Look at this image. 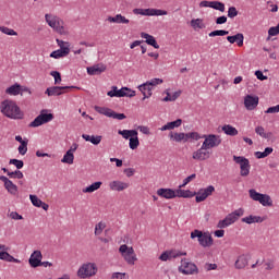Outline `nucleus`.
<instances>
[{
    "mask_svg": "<svg viewBox=\"0 0 279 279\" xmlns=\"http://www.w3.org/2000/svg\"><path fill=\"white\" fill-rule=\"evenodd\" d=\"M0 112L7 119H23L25 113L21 110V107L16 105V101L11 99H5L0 104Z\"/></svg>",
    "mask_w": 279,
    "mask_h": 279,
    "instance_id": "1",
    "label": "nucleus"
},
{
    "mask_svg": "<svg viewBox=\"0 0 279 279\" xmlns=\"http://www.w3.org/2000/svg\"><path fill=\"white\" fill-rule=\"evenodd\" d=\"M45 19H46V23L49 25V27L54 29V32H57V34H60L61 36H66L69 34L66 32V29H64V21H62V19H60L56 15H51L49 13H47L45 15Z\"/></svg>",
    "mask_w": 279,
    "mask_h": 279,
    "instance_id": "2",
    "label": "nucleus"
},
{
    "mask_svg": "<svg viewBox=\"0 0 279 279\" xmlns=\"http://www.w3.org/2000/svg\"><path fill=\"white\" fill-rule=\"evenodd\" d=\"M191 239H197L202 247H210L214 243L213 235L209 232H203L197 229L191 232Z\"/></svg>",
    "mask_w": 279,
    "mask_h": 279,
    "instance_id": "3",
    "label": "nucleus"
},
{
    "mask_svg": "<svg viewBox=\"0 0 279 279\" xmlns=\"http://www.w3.org/2000/svg\"><path fill=\"white\" fill-rule=\"evenodd\" d=\"M97 264L85 263L78 268L76 276L81 279L93 278V276H97Z\"/></svg>",
    "mask_w": 279,
    "mask_h": 279,
    "instance_id": "4",
    "label": "nucleus"
},
{
    "mask_svg": "<svg viewBox=\"0 0 279 279\" xmlns=\"http://www.w3.org/2000/svg\"><path fill=\"white\" fill-rule=\"evenodd\" d=\"M50 121H53V113H49L47 109H43L40 114L29 123V128H40V125H45V123H49Z\"/></svg>",
    "mask_w": 279,
    "mask_h": 279,
    "instance_id": "5",
    "label": "nucleus"
},
{
    "mask_svg": "<svg viewBox=\"0 0 279 279\" xmlns=\"http://www.w3.org/2000/svg\"><path fill=\"white\" fill-rule=\"evenodd\" d=\"M120 254L123 256L124 260L128 265H134L138 258L136 257V253L134 252V247H129L126 244H122L119 247Z\"/></svg>",
    "mask_w": 279,
    "mask_h": 279,
    "instance_id": "6",
    "label": "nucleus"
},
{
    "mask_svg": "<svg viewBox=\"0 0 279 279\" xmlns=\"http://www.w3.org/2000/svg\"><path fill=\"white\" fill-rule=\"evenodd\" d=\"M239 217H243V209L240 208L229 214L223 220H220L217 225V228L223 229L228 226H232L235 221H239Z\"/></svg>",
    "mask_w": 279,
    "mask_h": 279,
    "instance_id": "7",
    "label": "nucleus"
},
{
    "mask_svg": "<svg viewBox=\"0 0 279 279\" xmlns=\"http://www.w3.org/2000/svg\"><path fill=\"white\" fill-rule=\"evenodd\" d=\"M179 271L184 276H193L195 274H199V269L197 268V265L189 262L186 258H183L181 260V266L179 267Z\"/></svg>",
    "mask_w": 279,
    "mask_h": 279,
    "instance_id": "8",
    "label": "nucleus"
},
{
    "mask_svg": "<svg viewBox=\"0 0 279 279\" xmlns=\"http://www.w3.org/2000/svg\"><path fill=\"white\" fill-rule=\"evenodd\" d=\"M202 138L205 141L203 142V146L207 149H214V147H219L221 145V136L215 134L203 135Z\"/></svg>",
    "mask_w": 279,
    "mask_h": 279,
    "instance_id": "9",
    "label": "nucleus"
},
{
    "mask_svg": "<svg viewBox=\"0 0 279 279\" xmlns=\"http://www.w3.org/2000/svg\"><path fill=\"white\" fill-rule=\"evenodd\" d=\"M73 88L80 90L77 86H52L48 87L45 94L48 95V97H60V95H64V90H71Z\"/></svg>",
    "mask_w": 279,
    "mask_h": 279,
    "instance_id": "10",
    "label": "nucleus"
},
{
    "mask_svg": "<svg viewBox=\"0 0 279 279\" xmlns=\"http://www.w3.org/2000/svg\"><path fill=\"white\" fill-rule=\"evenodd\" d=\"M215 191V186L209 185L206 189H201L198 192L195 194V202L196 204H199L202 202H206L210 195H213V192Z\"/></svg>",
    "mask_w": 279,
    "mask_h": 279,
    "instance_id": "11",
    "label": "nucleus"
},
{
    "mask_svg": "<svg viewBox=\"0 0 279 279\" xmlns=\"http://www.w3.org/2000/svg\"><path fill=\"white\" fill-rule=\"evenodd\" d=\"M213 151L208 150V148L204 147V144H202V147L193 153L192 158L193 160H208L210 158Z\"/></svg>",
    "mask_w": 279,
    "mask_h": 279,
    "instance_id": "12",
    "label": "nucleus"
},
{
    "mask_svg": "<svg viewBox=\"0 0 279 279\" xmlns=\"http://www.w3.org/2000/svg\"><path fill=\"white\" fill-rule=\"evenodd\" d=\"M8 250H10V247L0 244V260H5L7 263H21V259L14 258V256L8 253Z\"/></svg>",
    "mask_w": 279,
    "mask_h": 279,
    "instance_id": "13",
    "label": "nucleus"
},
{
    "mask_svg": "<svg viewBox=\"0 0 279 279\" xmlns=\"http://www.w3.org/2000/svg\"><path fill=\"white\" fill-rule=\"evenodd\" d=\"M28 263L33 269L43 265V253L40 251H34L28 259Z\"/></svg>",
    "mask_w": 279,
    "mask_h": 279,
    "instance_id": "14",
    "label": "nucleus"
},
{
    "mask_svg": "<svg viewBox=\"0 0 279 279\" xmlns=\"http://www.w3.org/2000/svg\"><path fill=\"white\" fill-rule=\"evenodd\" d=\"M0 180L1 182H4V189L8 190V193H10L11 195H16V193H19V186H16V184L8 179V177L0 175Z\"/></svg>",
    "mask_w": 279,
    "mask_h": 279,
    "instance_id": "15",
    "label": "nucleus"
},
{
    "mask_svg": "<svg viewBox=\"0 0 279 279\" xmlns=\"http://www.w3.org/2000/svg\"><path fill=\"white\" fill-rule=\"evenodd\" d=\"M244 106L246 110H255L258 106V96L246 95L244 97Z\"/></svg>",
    "mask_w": 279,
    "mask_h": 279,
    "instance_id": "16",
    "label": "nucleus"
},
{
    "mask_svg": "<svg viewBox=\"0 0 279 279\" xmlns=\"http://www.w3.org/2000/svg\"><path fill=\"white\" fill-rule=\"evenodd\" d=\"M129 87H122L119 89L117 86H112L111 90L107 93L108 97H128Z\"/></svg>",
    "mask_w": 279,
    "mask_h": 279,
    "instance_id": "17",
    "label": "nucleus"
},
{
    "mask_svg": "<svg viewBox=\"0 0 279 279\" xmlns=\"http://www.w3.org/2000/svg\"><path fill=\"white\" fill-rule=\"evenodd\" d=\"M157 195L163 199H175L177 197L175 190L165 187L157 190Z\"/></svg>",
    "mask_w": 279,
    "mask_h": 279,
    "instance_id": "18",
    "label": "nucleus"
},
{
    "mask_svg": "<svg viewBox=\"0 0 279 279\" xmlns=\"http://www.w3.org/2000/svg\"><path fill=\"white\" fill-rule=\"evenodd\" d=\"M109 189L111 191H125V189H130V183H125L123 181H112L109 183Z\"/></svg>",
    "mask_w": 279,
    "mask_h": 279,
    "instance_id": "19",
    "label": "nucleus"
},
{
    "mask_svg": "<svg viewBox=\"0 0 279 279\" xmlns=\"http://www.w3.org/2000/svg\"><path fill=\"white\" fill-rule=\"evenodd\" d=\"M138 90H141L142 94L144 95L142 100L145 101L146 99H149V97H151V95H153L151 90H154V88L151 87L150 84H148L146 82V83L138 86Z\"/></svg>",
    "mask_w": 279,
    "mask_h": 279,
    "instance_id": "20",
    "label": "nucleus"
},
{
    "mask_svg": "<svg viewBox=\"0 0 279 279\" xmlns=\"http://www.w3.org/2000/svg\"><path fill=\"white\" fill-rule=\"evenodd\" d=\"M106 71V65L104 63H98L93 66L87 68L88 75H101Z\"/></svg>",
    "mask_w": 279,
    "mask_h": 279,
    "instance_id": "21",
    "label": "nucleus"
},
{
    "mask_svg": "<svg viewBox=\"0 0 279 279\" xmlns=\"http://www.w3.org/2000/svg\"><path fill=\"white\" fill-rule=\"evenodd\" d=\"M228 43L230 45H234L236 43L238 47H243V40H245V36H243V33H238L233 36H227Z\"/></svg>",
    "mask_w": 279,
    "mask_h": 279,
    "instance_id": "22",
    "label": "nucleus"
},
{
    "mask_svg": "<svg viewBox=\"0 0 279 279\" xmlns=\"http://www.w3.org/2000/svg\"><path fill=\"white\" fill-rule=\"evenodd\" d=\"M141 38H145V43L150 47H154V49H160V45H158V41H156L155 36H151L147 33H141Z\"/></svg>",
    "mask_w": 279,
    "mask_h": 279,
    "instance_id": "23",
    "label": "nucleus"
},
{
    "mask_svg": "<svg viewBox=\"0 0 279 279\" xmlns=\"http://www.w3.org/2000/svg\"><path fill=\"white\" fill-rule=\"evenodd\" d=\"M250 263V255H240L235 260V269H245Z\"/></svg>",
    "mask_w": 279,
    "mask_h": 279,
    "instance_id": "24",
    "label": "nucleus"
},
{
    "mask_svg": "<svg viewBox=\"0 0 279 279\" xmlns=\"http://www.w3.org/2000/svg\"><path fill=\"white\" fill-rule=\"evenodd\" d=\"M168 12L160 9H144V16H167Z\"/></svg>",
    "mask_w": 279,
    "mask_h": 279,
    "instance_id": "25",
    "label": "nucleus"
},
{
    "mask_svg": "<svg viewBox=\"0 0 279 279\" xmlns=\"http://www.w3.org/2000/svg\"><path fill=\"white\" fill-rule=\"evenodd\" d=\"M107 21L109 23H117L118 25H128L130 23V21L121 14H117L116 16H109Z\"/></svg>",
    "mask_w": 279,
    "mask_h": 279,
    "instance_id": "26",
    "label": "nucleus"
},
{
    "mask_svg": "<svg viewBox=\"0 0 279 279\" xmlns=\"http://www.w3.org/2000/svg\"><path fill=\"white\" fill-rule=\"evenodd\" d=\"M71 53V48H62L59 50H54L50 53V58H54V60H58L59 58H66Z\"/></svg>",
    "mask_w": 279,
    "mask_h": 279,
    "instance_id": "27",
    "label": "nucleus"
},
{
    "mask_svg": "<svg viewBox=\"0 0 279 279\" xmlns=\"http://www.w3.org/2000/svg\"><path fill=\"white\" fill-rule=\"evenodd\" d=\"M177 197H183L184 199H189L191 197H195L197 195V192H192L191 190H182V187H179V190L175 191Z\"/></svg>",
    "mask_w": 279,
    "mask_h": 279,
    "instance_id": "28",
    "label": "nucleus"
},
{
    "mask_svg": "<svg viewBox=\"0 0 279 279\" xmlns=\"http://www.w3.org/2000/svg\"><path fill=\"white\" fill-rule=\"evenodd\" d=\"M263 221H265V218L260 216L250 215L247 217L242 218V223H247L248 226H251V223H263Z\"/></svg>",
    "mask_w": 279,
    "mask_h": 279,
    "instance_id": "29",
    "label": "nucleus"
},
{
    "mask_svg": "<svg viewBox=\"0 0 279 279\" xmlns=\"http://www.w3.org/2000/svg\"><path fill=\"white\" fill-rule=\"evenodd\" d=\"M82 138H84V141H86L87 143H92V145H99V143H101V140L104 138V136L83 134Z\"/></svg>",
    "mask_w": 279,
    "mask_h": 279,
    "instance_id": "30",
    "label": "nucleus"
},
{
    "mask_svg": "<svg viewBox=\"0 0 279 279\" xmlns=\"http://www.w3.org/2000/svg\"><path fill=\"white\" fill-rule=\"evenodd\" d=\"M182 125V119H177L175 121L168 122L163 126L160 128L161 132H167V130H175V128H180Z\"/></svg>",
    "mask_w": 279,
    "mask_h": 279,
    "instance_id": "31",
    "label": "nucleus"
},
{
    "mask_svg": "<svg viewBox=\"0 0 279 279\" xmlns=\"http://www.w3.org/2000/svg\"><path fill=\"white\" fill-rule=\"evenodd\" d=\"M118 134L122 136V138H125L128 141L129 138H132V136H138V131L136 130H119Z\"/></svg>",
    "mask_w": 279,
    "mask_h": 279,
    "instance_id": "32",
    "label": "nucleus"
},
{
    "mask_svg": "<svg viewBox=\"0 0 279 279\" xmlns=\"http://www.w3.org/2000/svg\"><path fill=\"white\" fill-rule=\"evenodd\" d=\"M5 94L13 95V96L21 95V84L15 83L14 85L8 87L5 89Z\"/></svg>",
    "mask_w": 279,
    "mask_h": 279,
    "instance_id": "33",
    "label": "nucleus"
},
{
    "mask_svg": "<svg viewBox=\"0 0 279 279\" xmlns=\"http://www.w3.org/2000/svg\"><path fill=\"white\" fill-rule=\"evenodd\" d=\"M222 132H225V134H227V136H236V134H239V131L236 130V128H234L230 124H225L222 126Z\"/></svg>",
    "mask_w": 279,
    "mask_h": 279,
    "instance_id": "34",
    "label": "nucleus"
},
{
    "mask_svg": "<svg viewBox=\"0 0 279 279\" xmlns=\"http://www.w3.org/2000/svg\"><path fill=\"white\" fill-rule=\"evenodd\" d=\"M101 181H96L89 186L83 189V193H95V191H99V189H101Z\"/></svg>",
    "mask_w": 279,
    "mask_h": 279,
    "instance_id": "35",
    "label": "nucleus"
},
{
    "mask_svg": "<svg viewBox=\"0 0 279 279\" xmlns=\"http://www.w3.org/2000/svg\"><path fill=\"white\" fill-rule=\"evenodd\" d=\"M94 109L96 110V112H98L99 114H104L105 117H108L110 119L111 114H112V109L108 108V107H99V106H95Z\"/></svg>",
    "mask_w": 279,
    "mask_h": 279,
    "instance_id": "36",
    "label": "nucleus"
},
{
    "mask_svg": "<svg viewBox=\"0 0 279 279\" xmlns=\"http://www.w3.org/2000/svg\"><path fill=\"white\" fill-rule=\"evenodd\" d=\"M73 160H75V155H73L71 150H68L61 159V162L64 165H73Z\"/></svg>",
    "mask_w": 279,
    "mask_h": 279,
    "instance_id": "37",
    "label": "nucleus"
},
{
    "mask_svg": "<svg viewBox=\"0 0 279 279\" xmlns=\"http://www.w3.org/2000/svg\"><path fill=\"white\" fill-rule=\"evenodd\" d=\"M258 202L262 206H274V201L268 194H262V198Z\"/></svg>",
    "mask_w": 279,
    "mask_h": 279,
    "instance_id": "38",
    "label": "nucleus"
},
{
    "mask_svg": "<svg viewBox=\"0 0 279 279\" xmlns=\"http://www.w3.org/2000/svg\"><path fill=\"white\" fill-rule=\"evenodd\" d=\"M251 167L252 166H250V161H246L245 163L240 166V175H242V178H247V175H250Z\"/></svg>",
    "mask_w": 279,
    "mask_h": 279,
    "instance_id": "39",
    "label": "nucleus"
},
{
    "mask_svg": "<svg viewBox=\"0 0 279 279\" xmlns=\"http://www.w3.org/2000/svg\"><path fill=\"white\" fill-rule=\"evenodd\" d=\"M255 133L258 134V136H262V138H271V136H274V133L271 132L265 133V128L263 126H257Z\"/></svg>",
    "mask_w": 279,
    "mask_h": 279,
    "instance_id": "40",
    "label": "nucleus"
},
{
    "mask_svg": "<svg viewBox=\"0 0 279 279\" xmlns=\"http://www.w3.org/2000/svg\"><path fill=\"white\" fill-rule=\"evenodd\" d=\"M138 145H141V142L138 141V135L131 136L129 140L130 149H138Z\"/></svg>",
    "mask_w": 279,
    "mask_h": 279,
    "instance_id": "41",
    "label": "nucleus"
},
{
    "mask_svg": "<svg viewBox=\"0 0 279 279\" xmlns=\"http://www.w3.org/2000/svg\"><path fill=\"white\" fill-rule=\"evenodd\" d=\"M169 138L173 140L175 143H182L184 141V133H169Z\"/></svg>",
    "mask_w": 279,
    "mask_h": 279,
    "instance_id": "42",
    "label": "nucleus"
},
{
    "mask_svg": "<svg viewBox=\"0 0 279 279\" xmlns=\"http://www.w3.org/2000/svg\"><path fill=\"white\" fill-rule=\"evenodd\" d=\"M213 10H218L219 12H226V4L219 1H211Z\"/></svg>",
    "mask_w": 279,
    "mask_h": 279,
    "instance_id": "43",
    "label": "nucleus"
},
{
    "mask_svg": "<svg viewBox=\"0 0 279 279\" xmlns=\"http://www.w3.org/2000/svg\"><path fill=\"white\" fill-rule=\"evenodd\" d=\"M248 195L254 202H259V199L263 197V194L256 192L254 189L248 191Z\"/></svg>",
    "mask_w": 279,
    "mask_h": 279,
    "instance_id": "44",
    "label": "nucleus"
},
{
    "mask_svg": "<svg viewBox=\"0 0 279 279\" xmlns=\"http://www.w3.org/2000/svg\"><path fill=\"white\" fill-rule=\"evenodd\" d=\"M0 32H2V34H5L7 36H19V33L5 26H0Z\"/></svg>",
    "mask_w": 279,
    "mask_h": 279,
    "instance_id": "45",
    "label": "nucleus"
},
{
    "mask_svg": "<svg viewBox=\"0 0 279 279\" xmlns=\"http://www.w3.org/2000/svg\"><path fill=\"white\" fill-rule=\"evenodd\" d=\"M230 32L223 29H217L209 33L210 38H215V36H228Z\"/></svg>",
    "mask_w": 279,
    "mask_h": 279,
    "instance_id": "46",
    "label": "nucleus"
},
{
    "mask_svg": "<svg viewBox=\"0 0 279 279\" xmlns=\"http://www.w3.org/2000/svg\"><path fill=\"white\" fill-rule=\"evenodd\" d=\"M29 199H31L33 206H36V208H40L43 201L40 198H38V196L31 194Z\"/></svg>",
    "mask_w": 279,
    "mask_h": 279,
    "instance_id": "47",
    "label": "nucleus"
},
{
    "mask_svg": "<svg viewBox=\"0 0 279 279\" xmlns=\"http://www.w3.org/2000/svg\"><path fill=\"white\" fill-rule=\"evenodd\" d=\"M109 119H117L118 121H123V119H128V116H125V113H117L114 110H112Z\"/></svg>",
    "mask_w": 279,
    "mask_h": 279,
    "instance_id": "48",
    "label": "nucleus"
},
{
    "mask_svg": "<svg viewBox=\"0 0 279 279\" xmlns=\"http://www.w3.org/2000/svg\"><path fill=\"white\" fill-rule=\"evenodd\" d=\"M196 178H197V174H195V173L186 177L183 180V184L179 185V189H184V186H186V184H189L190 182H193V180H195Z\"/></svg>",
    "mask_w": 279,
    "mask_h": 279,
    "instance_id": "49",
    "label": "nucleus"
},
{
    "mask_svg": "<svg viewBox=\"0 0 279 279\" xmlns=\"http://www.w3.org/2000/svg\"><path fill=\"white\" fill-rule=\"evenodd\" d=\"M191 26L194 29H204V24H202V20L196 19L191 21Z\"/></svg>",
    "mask_w": 279,
    "mask_h": 279,
    "instance_id": "50",
    "label": "nucleus"
},
{
    "mask_svg": "<svg viewBox=\"0 0 279 279\" xmlns=\"http://www.w3.org/2000/svg\"><path fill=\"white\" fill-rule=\"evenodd\" d=\"M9 165H14L16 169H23V167H25V162H23V160L20 159H10Z\"/></svg>",
    "mask_w": 279,
    "mask_h": 279,
    "instance_id": "51",
    "label": "nucleus"
},
{
    "mask_svg": "<svg viewBox=\"0 0 279 279\" xmlns=\"http://www.w3.org/2000/svg\"><path fill=\"white\" fill-rule=\"evenodd\" d=\"M233 160L236 165H240V167L243 165V163H246L247 161H250V159L243 157V156H236L234 155L233 156Z\"/></svg>",
    "mask_w": 279,
    "mask_h": 279,
    "instance_id": "52",
    "label": "nucleus"
},
{
    "mask_svg": "<svg viewBox=\"0 0 279 279\" xmlns=\"http://www.w3.org/2000/svg\"><path fill=\"white\" fill-rule=\"evenodd\" d=\"M8 175L10 178H14V179H17V180H23V172L21 170H15L13 172H8Z\"/></svg>",
    "mask_w": 279,
    "mask_h": 279,
    "instance_id": "53",
    "label": "nucleus"
},
{
    "mask_svg": "<svg viewBox=\"0 0 279 279\" xmlns=\"http://www.w3.org/2000/svg\"><path fill=\"white\" fill-rule=\"evenodd\" d=\"M106 228V223L104 222H98L95 227V235L99 236V234H101V232H104V229Z\"/></svg>",
    "mask_w": 279,
    "mask_h": 279,
    "instance_id": "54",
    "label": "nucleus"
},
{
    "mask_svg": "<svg viewBox=\"0 0 279 279\" xmlns=\"http://www.w3.org/2000/svg\"><path fill=\"white\" fill-rule=\"evenodd\" d=\"M236 16H239V11L236 10V7H230L228 10V17L234 19Z\"/></svg>",
    "mask_w": 279,
    "mask_h": 279,
    "instance_id": "55",
    "label": "nucleus"
},
{
    "mask_svg": "<svg viewBox=\"0 0 279 279\" xmlns=\"http://www.w3.org/2000/svg\"><path fill=\"white\" fill-rule=\"evenodd\" d=\"M50 75L54 78V84H60L62 82V75L58 71L50 72Z\"/></svg>",
    "mask_w": 279,
    "mask_h": 279,
    "instance_id": "56",
    "label": "nucleus"
},
{
    "mask_svg": "<svg viewBox=\"0 0 279 279\" xmlns=\"http://www.w3.org/2000/svg\"><path fill=\"white\" fill-rule=\"evenodd\" d=\"M27 143L28 142H22V144L19 146L17 150L21 156H25L27 154Z\"/></svg>",
    "mask_w": 279,
    "mask_h": 279,
    "instance_id": "57",
    "label": "nucleus"
},
{
    "mask_svg": "<svg viewBox=\"0 0 279 279\" xmlns=\"http://www.w3.org/2000/svg\"><path fill=\"white\" fill-rule=\"evenodd\" d=\"M165 81L162 78H151L150 81H147L146 83H148L150 85V87L154 88V86H158L160 84H162Z\"/></svg>",
    "mask_w": 279,
    "mask_h": 279,
    "instance_id": "58",
    "label": "nucleus"
},
{
    "mask_svg": "<svg viewBox=\"0 0 279 279\" xmlns=\"http://www.w3.org/2000/svg\"><path fill=\"white\" fill-rule=\"evenodd\" d=\"M57 44L60 47V49H70L71 44L69 41H63L61 39H57Z\"/></svg>",
    "mask_w": 279,
    "mask_h": 279,
    "instance_id": "59",
    "label": "nucleus"
},
{
    "mask_svg": "<svg viewBox=\"0 0 279 279\" xmlns=\"http://www.w3.org/2000/svg\"><path fill=\"white\" fill-rule=\"evenodd\" d=\"M279 34V24L277 26H272L268 31L269 36H278Z\"/></svg>",
    "mask_w": 279,
    "mask_h": 279,
    "instance_id": "60",
    "label": "nucleus"
},
{
    "mask_svg": "<svg viewBox=\"0 0 279 279\" xmlns=\"http://www.w3.org/2000/svg\"><path fill=\"white\" fill-rule=\"evenodd\" d=\"M9 217L11 219H14L15 221H21V219H23V216L20 215L19 213H16V211H11Z\"/></svg>",
    "mask_w": 279,
    "mask_h": 279,
    "instance_id": "61",
    "label": "nucleus"
},
{
    "mask_svg": "<svg viewBox=\"0 0 279 279\" xmlns=\"http://www.w3.org/2000/svg\"><path fill=\"white\" fill-rule=\"evenodd\" d=\"M255 76L259 82H265V80H267V76H265L260 70L255 71Z\"/></svg>",
    "mask_w": 279,
    "mask_h": 279,
    "instance_id": "62",
    "label": "nucleus"
},
{
    "mask_svg": "<svg viewBox=\"0 0 279 279\" xmlns=\"http://www.w3.org/2000/svg\"><path fill=\"white\" fill-rule=\"evenodd\" d=\"M170 259L171 258H179V256H182V252L180 251H168Z\"/></svg>",
    "mask_w": 279,
    "mask_h": 279,
    "instance_id": "63",
    "label": "nucleus"
},
{
    "mask_svg": "<svg viewBox=\"0 0 279 279\" xmlns=\"http://www.w3.org/2000/svg\"><path fill=\"white\" fill-rule=\"evenodd\" d=\"M204 267H205L206 271H213V270L217 269V264L206 263Z\"/></svg>",
    "mask_w": 279,
    "mask_h": 279,
    "instance_id": "64",
    "label": "nucleus"
}]
</instances>
